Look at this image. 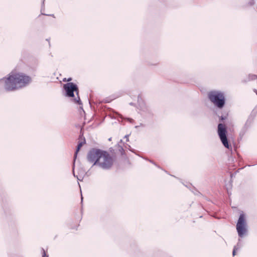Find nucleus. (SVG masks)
<instances>
[{"label":"nucleus","mask_w":257,"mask_h":257,"mask_svg":"<svg viewBox=\"0 0 257 257\" xmlns=\"http://www.w3.org/2000/svg\"><path fill=\"white\" fill-rule=\"evenodd\" d=\"M113 164V160L110 154L102 151L97 165L104 170H108L111 168Z\"/></svg>","instance_id":"nucleus-2"},{"label":"nucleus","mask_w":257,"mask_h":257,"mask_svg":"<svg viewBox=\"0 0 257 257\" xmlns=\"http://www.w3.org/2000/svg\"><path fill=\"white\" fill-rule=\"evenodd\" d=\"M151 163H152V164H154V162H152V161H150Z\"/></svg>","instance_id":"nucleus-24"},{"label":"nucleus","mask_w":257,"mask_h":257,"mask_svg":"<svg viewBox=\"0 0 257 257\" xmlns=\"http://www.w3.org/2000/svg\"><path fill=\"white\" fill-rule=\"evenodd\" d=\"M140 126H142V127H144L145 126V125L143 123H141L140 125H136L135 126L136 128H138V127H139Z\"/></svg>","instance_id":"nucleus-15"},{"label":"nucleus","mask_w":257,"mask_h":257,"mask_svg":"<svg viewBox=\"0 0 257 257\" xmlns=\"http://www.w3.org/2000/svg\"><path fill=\"white\" fill-rule=\"evenodd\" d=\"M138 102L137 103H134L133 102H130L129 104L131 105L135 106L137 107H140V108L142 109L144 105V101L142 99V97H138Z\"/></svg>","instance_id":"nucleus-8"},{"label":"nucleus","mask_w":257,"mask_h":257,"mask_svg":"<svg viewBox=\"0 0 257 257\" xmlns=\"http://www.w3.org/2000/svg\"><path fill=\"white\" fill-rule=\"evenodd\" d=\"M31 82L30 76L21 72L12 71L0 79V84L8 91H13L26 87Z\"/></svg>","instance_id":"nucleus-1"},{"label":"nucleus","mask_w":257,"mask_h":257,"mask_svg":"<svg viewBox=\"0 0 257 257\" xmlns=\"http://www.w3.org/2000/svg\"><path fill=\"white\" fill-rule=\"evenodd\" d=\"M82 199H83V197L82 196H81V200L82 201Z\"/></svg>","instance_id":"nucleus-22"},{"label":"nucleus","mask_w":257,"mask_h":257,"mask_svg":"<svg viewBox=\"0 0 257 257\" xmlns=\"http://www.w3.org/2000/svg\"><path fill=\"white\" fill-rule=\"evenodd\" d=\"M102 150L97 149L90 150L87 154V160L90 163H93V166L97 164L99 158L102 154Z\"/></svg>","instance_id":"nucleus-4"},{"label":"nucleus","mask_w":257,"mask_h":257,"mask_svg":"<svg viewBox=\"0 0 257 257\" xmlns=\"http://www.w3.org/2000/svg\"><path fill=\"white\" fill-rule=\"evenodd\" d=\"M127 120L129 121L131 123H133L134 120V119H133L132 118H127Z\"/></svg>","instance_id":"nucleus-14"},{"label":"nucleus","mask_w":257,"mask_h":257,"mask_svg":"<svg viewBox=\"0 0 257 257\" xmlns=\"http://www.w3.org/2000/svg\"><path fill=\"white\" fill-rule=\"evenodd\" d=\"M128 135H125V136H124V138H125V139H126V141H128Z\"/></svg>","instance_id":"nucleus-16"},{"label":"nucleus","mask_w":257,"mask_h":257,"mask_svg":"<svg viewBox=\"0 0 257 257\" xmlns=\"http://www.w3.org/2000/svg\"><path fill=\"white\" fill-rule=\"evenodd\" d=\"M109 101H111V99H110L109 100H106L107 102H109Z\"/></svg>","instance_id":"nucleus-21"},{"label":"nucleus","mask_w":257,"mask_h":257,"mask_svg":"<svg viewBox=\"0 0 257 257\" xmlns=\"http://www.w3.org/2000/svg\"><path fill=\"white\" fill-rule=\"evenodd\" d=\"M71 101L79 105V108L83 111L82 103L80 97H72Z\"/></svg>","instance_id":"nucleus-10"},{"label":"nucleus","mask_w":257,"mask_h":257,"mask_svg":"<svg viewBox=\"0 0 257 257\" xmlns=\"http://www.w3.org/2000/svg\"><path fill=\"white\" fill-rule=\"evenodd\" d=\"M225 97H209L210 101L218 108H222L225 103Z\"/></svg>","instance_id":"nucleus-7"},{"label":"nucleus","mask_w":257,"mask_h":257,"mask_svg":"<svg viewBox=\"0 0 257 257\" xmlns=\"http://www.w3.org/2000/svg\"><path fill=\"white\" fill-rule=\"evenodd\" d=\"M67 96H74L75 94L79 96V89L77 85L73 82H68L63 85Z\"/></svg>","instance_id":"nucleus-5"},{"label":"nucleus","mask_w":257,"mask_h":257,"mask_svg":"<svg viewBox=\"0 0 257 257\" xmlns=\"http://www.w3.org/2000/svg\"><path fill=\"white\" fill-rule=\"evenodd\" d=\"M227 131L225 126L222 123H219L218 125V134L219 138L223 146L227 148H229L228 140L226 136Z\"/></svg>","instance_id":"nucleus-6"},{"label":"nucleus","mask_w":257,"mask_h":257,"mask_svg":"<svg viewBox=\"0 0 257 257\" xmlns=\"http://www.w3.org/2000/svg\"><path fill=\"white\" fill-rule=\"evenodd\" d=\"M71 80H72V79H71V78H69L67 80V81H71Z\"/></svg>","instance_id":"nucleus-20"},{"label":"nucleus","mask_w":257,"mask_h":257,"mask_svg":"<svg viewBox=\"0 0 257 257\" xmlns=\"http://www.w3.org/2000/svg\"><path fill=\"white\" fill-rule=\"evenodd\" d=\"M111 138L109 139V141H111Z\"/></svg>","instance_id":"nucleus-23"},{"label":"nucleus","mask_w":257,"mask_h":257,"mask_svg":"<svg viewBox=\"0 0 257 257\" xmlns=\"http://www.w3.org/2000/svg\"><path fill=\"white\" fill-rule=\"evenodd\" d=\"M151 163H152V164H154V162H152V161H150Z\"/></svg>","instance_id":"nucleus-25"},{"label":"nucleus","mask_w":257,"mask_h":257,"mask_svg":"<svg viewBox=\"0 0 257 257\" xmlns=\"http://www.w3.org/2000/svg\"><path fill=\"white\" fill-rule=\"evenodd\" d=\"M240 248V246L238 247H237V246H234L233 250V251H232L233 255H235V253H236V251L238 249H239Z\"/></svg>","instance_id":"nucleus-12"},{"label":"nucleus","mask_w":257,"mask_h":257,"mask_svg":"<svg viewBox=\"0 0 257 257\" xmlns=\"http://www.w3.org/2000/svg\"><path fill=\"white\" fill-rule=\"evenodd\" d=\"M236 246H237V247H239L240 246L241 247V243L240 242H238Z\"/></svg>","instance_id":"nucleus-18"},{"label":"nucleus","mask_w":257,"mask_h":257,"mask_svg":"<svg viewBox=\"0 0 257 257\" xmlns=\"http://www.w3.org/2000/svg\"><path fill=\"white\" fill-rule=\"evenodd\" d=\"M224 94L219 91H211L208 94V96H224Z\"/></svg>","instance_id":"nucleus-9"},{"label":"nucleus","mask_w":257,"mask_h":257,"mask_svg":"<svg viewBox=\"0 0 257 257\" xmlns=\"http://www.w3.org/2000/svg\"><path fill=\"white\" fill-rule=\"evenodd\" d=\"M236 228L239 237H242L247 234V224L245 216L243 213L240 214Z\"/></svg>","instance_id":"nucleus-3"},{"label":"nucleus","mask_w":257,"mask_h":257,"mask_svg":"<svg viewBox=\"0 0 257 257\" xmlns=\"http://www.w3.org/2000/svg\"><path fill=\"white\" fill-rule=\"evenodd\" d=\"M84 143H85V139H84L83 141H81L78 143L77 148H76V150L75 154H74V161L77 157V155L78 152L79 151L80 149H81V148L82 147V146H83V145Z\"/></svg>","instance_id":"nucleus-11"},{"label":"nucleus","mask_w":257,"mask_h":257,"mask_svg":"<svg viewBox=\"0 0 257 257\" xmlns=\"http://www.w3.org/2000/svg\"><path fill=\"white\" fill-rule=\"evenodd\" d=\"M42 251L43 252V257H48V255L46 254L44 248H42Z\"/></svg>","instance_id":"nucleus-13"},{"label":"nucleus","mask_w":257,"mask_h":257,"mask_svg":"<svg viewBox=\"0 0 257 257\" xmlns=\"http://www.w3.org/2000/svg\"><path fill=\"white\" fill-rule=\"evenodd\" d=\"M256 95H257V91H256Z\"/></svg>","instance_id":"nucleus-26"},{"label":"nucleus","mask_w":257,"mask_h":257,"mask_svg":"<svg viewBox=\"0 0 257 257\" xmlns=\"http://www.w3.org/2000/svg\"><path fill=\"white\" fill-rule=\"evenodd\" d=\"M92 100L91 99H88V102L90 105L91 104Z\"/></svg>","instance_id":"nucleus-17"},{"label":"nucleus","mask_w":257,"mask_h":257,"mask_svg":"<svg viewBox=\"0 0 257 257\" xmlns=\"http://www.w3.org/2000/svg\"><path fill=\"white\" fill-rule=\"evenodd\" d=\"M224 119H225V117H223V116H221V117L220 119H221V120H224Z\"/></svg>","instance_id":"nucleus-19"}]
</instances>
